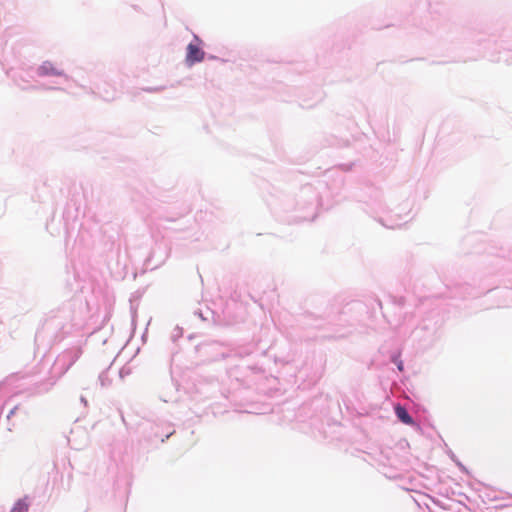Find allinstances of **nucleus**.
<instances>
[{
	"label": "nucleus",
	"mask_w": 512,
	"mask_h": 512,
	"mask_svg": "<svg viewBox=\"0 0 512 512\" xmlns=\"http://www.w3.org/2000/svg\"><path fill=\"white\" fill-rule=\"evenodd\" d=\"M195 43L188 44L186 48V63L189 66L204 60L205 52L200 48L201 40L195 36Z\"/></svg>",
	"instance_id": "nucleus-1"
},
{
	"label": "nucleus",
	"mask_w": 512,
	"mask_h": 512,
	"mask_svg": "<svg viewBox=\"0 0 512 512\" xmlns=\"http://www.w3.org/2000/svg\"><path fill=\"white\" fill-rule=\"evenodd\" d=\"M395 414L399 418V420L405 424L412 425L413 419L407 412V410L401 405H397L395 407Z\"/></svg>",
	"instance_id": "nucleus-2"
},
{
	"label": "nucleus",
	"mask_w": 512,
	"mask_h": 512,
	"mask_svg": "<svg viewBox=\"0 0 512 512\" xmlns=\"http://www.w3.org/2000/svg\"><path fill=\"white\" fill-rule=\"evenodd\" d=\"M28 505L24 501H18L11 512H27Z\"/></svg>",
	"instance_id": "nucleus-3"
},
{
	"label": "nucleus",
	"mask_w": 512,
	"mask_h": 512,
	"mask_svg": "<svg viewBox=\"0 0 512 512\" xmlns=\"http://www.w3.org/2000/svg\"><path fill=\"white\" fill-rule=\"evenodd\" d=\"M40 70L43 74H49V73L54 74L55 73L54 68H52V67L48 68V66L46 64L41 66Z\"/></svg>",
	"instance_id": "nucleus-4"
}]
</instances>
